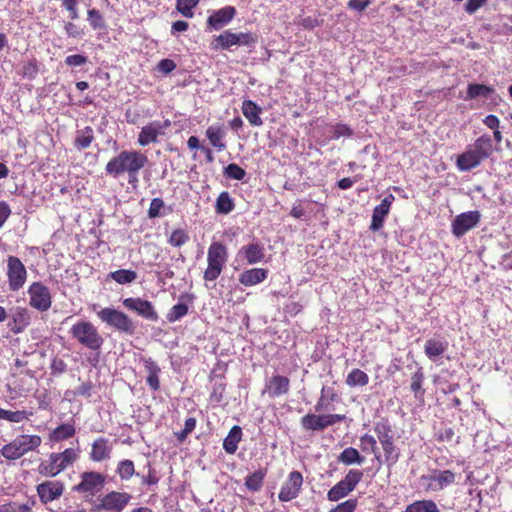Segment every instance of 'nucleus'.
Listing matches in <instances>:
<instances>
[{
	"label": "nucleus",
	"mask_w": 512,
	"mask_h": 512,
	"mask_svg": "<svg viewBox=\"0 0 512 512\" xmlns=\"http://www.w3.org/2000/svg\"><path fill=\"white\" fill-rule=\"evenodd\" d=\"M493 151L491 136L483 134L472 145H469L463 153L457 156L456 167L462 172L471 171L488 159Z\"/></svg>",
	"instance_id": "nucleus-1"
},
{
	"label": "nucleus",
	"mask_w": 512,
	"mask_h": 512,
	"mask_svg": "<svg viewBox=\"0 0 512 512\" xmlns=\"http://www.w3.org/2000/svg\"><path fill=\"white\" fill-rule=\"evenodd\" d=\"M78 459V449L67 448L62 452H52L47 460L38 465L37 471L44 477H56L68 467L73 466Z\"/></svg>",
	"instance_id": "nucleus-2"
},
{
	"label": "nucleus",
	"mask_w": 512,
	"mask_h": 512,
	"mask_svg": "<svg viewBox=\"0 0 512 512\" xmlns=\"http://www.w3.org/2000/svg\"><path fill=\"white\" fill-rule=\"evenodd\" d=\"M373 430L383 449L384 462L388 465L396 464L400 458V449L395 444V433L389 421L382 419L376 422Z\"/></svg>",
	"instance_id": "nucleus-3"
},
{
	"label": "nucleus",
	"mask_w": 512,
	"mask_h": 512,
	"mask_svg": "<svg viewBox=\"0 0 512 512\" xmlns=\"http://www.w3.org/2000/svg\"><path fill=\"white\" fill-rule=\"evenodd\" d=\"M41 443L42 439L39 435L21 434L8 444H5L1 448L0 454L6 460L14 461L36 450Z\"/></svg>",
	"instance_id": "nucleus-4"
},
{
	"label": "nucleus",
	"mask_w": 512,
	"mask_h": 512,
	"mask_svg": "<svg viewBox=\"0 0 512 512\" xmlns=\"http://www.w3.org/2000/svg\"><path fill=\"white\" fill-rule=\"evenodd\" d=\"M228 261V248L222 242H212L207 251V268L204 271L205 281H215L224 270Z\"/></svg>",
	"instance_id": "nucleus-5"
},
{
	"label": "nucleus",
	"mask_w": 512,
	"mask_h": 512,
	"mask_svg": "<svg viewBox=\"0 0 512 512\" xmlns=\"http://www.w3.org/2000/svg\"><path fill=\"white\" fill-rule=\"evenodd\" d=\"M72 338L77 340L82 346L90 350H99L103 345V338L95 327L89 321H78L70 328Z\"/></svg>",
	"instance_id": "nucleus-6"
},
{
	"label": "nucleus",
	"mask_w": 512,
	"mask_h": 512,
	"mask_svg": "<svg viewBox=\"0 0 512 512\" xmlns=\"http://www.w3.org/2000/svg\"><path fill=\"white\" fill-rule=\"evenodd\" d=\"M363 475V471L359 469H350L342 480L328 490L327 499L331 502H338L345 498L355 490L362 481Z\"/></svg>",
	"instance_id": "nucleus-7"
},
{
	"label": "nucleus",
	"mask_w": 512,
	"mask_h": 512,
	"mask_svg": "<svg viewBox=\"0 0 512 512\" xmlns=\"http://www.w3.org/2000/svg\"><path fill=\"white\" fill-rule=\"evenodd\" d=\"M456 473L451 470L433 469L430 474L422 475L420 482L426 492H438L454 484Z\"/></svg>",
	"instance_id": "nucleus-8"
},
{
	"label": "nucleus",
	"mask_w": 512,
	"mask_h": 512,
	"mask_svg": "<svg viewBox=\"0 0 512 512\" xmlns=\"http://www.w3.org/2000/svg\"><path fill=\"white\" fill-rule=\"evenodd\" d=\"M6 262L8 288L11 292H18L24 287L27 281V269L17 256H8Z\"/></svg>",
	"instance_id": "nucleus-9"
},
{
	"label": "nucleus",
	"mask_w": 512,
	"mask_h": 512,
	"mask_svg": "<svg viewBox=\"0 0 512 512\" xmlns=\"http://www.w3.org/2000/svg\"><path fill=\"white\" fill-rule=\"evenodd\" d=\"M30 307L39 312H46L52 306V295L49 288L40 281L32 282L27 290Z\"/></svg>",
	"instance_id": "nucleus-10"
},
{
	"label": "nucleus",
	"mask_w": 512,
	"mask_h": 512,
	"mask_svg": "<svg viewBox=\"0 0 512 512\" xmlns=\"http://www.w3.org/2000/svg\"><path fill=\"white\" fill-rule=\"evenodd\" d=\"M105 484V476L99 472H84L81 474V481L74 490L80 493H88L92 496L100 492Z\"/></svg>",
	"instance_id": "nucleus-11"
},
{
	"label": "nucleus",
	"mask_w": 512,
	"mask_h": 512,
	"mask_svg": "<svg viewBox=\"0 0 512 512\" xmlns=\"http://www.w3.org/2000/svg\"><path fill=\"white\" fill-rule=\"evenodd\" d=\"M303 485V476L299 471H292L288 474L286 481L282 484L278 498L281 502H289L298 497Z\"/></svg>",
	"instance_id": "nucleus-12"
},
{
	"label": "nucleus",
	"mask_w": 512,
	"mask_h": 512,
	"mask_svg": "<svg viewBox=\"0 0 512 512\" xmlns=\"http://www.w3.org/2000/svg\"><path fill=\"white\" fill-rule=\"evenodd\" d=\"M65 490V485L59 480H46L36 486L37 495L42 504L46 505L59 499Z\"/></svg>",
	"instance_id": "nucleus-13"
},
{
	"label": "nucleus",
	"mask_w": 512,
	"mask_h": 512,
	"mask_svg": "<svg viewBox=\"0 0 512 512\" xmlns=\"http://www.w3.org/2000/svg\"><path fill=\"white\" fill-rule=\"evenodd\" d=\"M480 217L481 215L477 210L457 215L451 225L453 235L462 237L479 223Z\"/></svg>",
	"instance_id": "nucleus-14"
},
{
	"label": "nucleus",
	"mask_w": 512,
	"mask_h": 512,
	"mask_svg": "<svg viewBox=\"0 0 512 512\" xmlns=\"http://www.w3.org/2000/svg\"><path fill=\"white\" fill-rule=\"evenodd\" d=\"M98 318L107 326L119 331H128V316L112 307H106L97 312Z\"/></svg>",
	"instance_id": "nucleus-15"
},
{
	"label": "nucleus",
	"mask_w": 512,
	"mask_h": 512,
	"mask_svg": "<svg viewBox=\"0 0 512 512\" xmlns=\"http://www.w3.org/2000/svg\"><path fill=\"white\" fill-rule=\"evenodd\" d=\"M394 200L395 196L393 194H388L384 197L379 205L375 206L372 213L370 230L375 232L383 227L385 218L389 214L391 205Z\"/></svg>",
	"instance_id": "nucleus-16"
},
{
	"label": "nucleus",
	"mask_w": 512,
	"mask_h": 512,
	"mask_svg": "<svg viewBox=\"0 0 512 512\" xmlns=\"http://www.w3.org/2000/svg\"><path fill=\"white\" fill-rule=\"evenodd\" d=\"M169 125L170 122L166 120L163 124L158 121H154L142 127L138 136V143L141 146H147L150 143L157 142L158 136L163 134V129Z\"/></svg>",
	"instance_id": "nucleus-17"
},
{
	"label": "nucleus",
	"mask_w": 512,
	"mask_h": 512,
	"mask_svg": "<svg viewBox=\"0 0 512 512\" xmlns=\"http://www.w3.org/2000/svg\"><path fill=\"white\" fill-rule=\"evenodd\" d=\"M290 390V380L283 375H273L265 386L263 394L267 393L269 398H277L286 395Z\"/></svg>",
	"instance_id": "nucleus-18"
},
{
	"label": "nucleus",
	"mask_w": 512,
	"mask_h": 512,
	"mask_svg": "<svg viewBox=\"0 0 512 512\" xmlns=\"http://www.w3.org/2000/svg\"><path fill=\"white\" fill-rule=\"evenodd\" d=\"M112 446L105 437H99L91 444L89 458L94 462H102L110 458Z\"/></svg>",
	"instance_id": "nucleus-19"
},
{
	"label": "nucleus",
	"mask_w": 512,
	"mask_h": 512,
	"mask_svg": "<svg viewBox=\"0 0 512 512\" xmlns=\"http://www.w3.org/2000/svg\"><path fill=\"white\" fill-rule=\"evenodd\" d=\"M235 14L236 9L233 6H225L208 17L207 25L214 30H218L227 25L234 18Z\"/></svg>",
	"instance_id": "nucleus-20"
},
{
	"label": "nucleus",
	"mask_w": 512,
	"mask_h": 512,
	"mask_svg": "<svg viewBox=\"0 0 512 512\" xmlns=\"http://www.w3.org/2000/svg\"><path fill=\"white\" fill-rule=\"evenodd\" d=\"M238 255L243 256L248 264H256L264 260L265 248L258 242L249 243L240 248Z\"/></svg>",
	"instance_id": "nucleus-21"
},
{
	"label": "nucleus",
	"mask_w": 512,
	"mask_h": 512,
	"mask_svg": "<svg viewBox=\"0 0 512 512\" xmlns=\"http://www.w3.org/2000/svg\"><path fill=\"white\" fill-rule=\"evenodd\" d=\"M29 311L24 307H16L8 326L14 334L22 333L30 324Z\"/></svg>",
	"instance_id": "nucleus-22"
},
{
	"label": "nucleus",
	"mask_w": 512,
	"mask_h": 512,
	"mask_svg": "<svg viewBox=\"0 0 512 512\" xmlns=\"http://www.w3.org/2000/svg\"><path fill=\"white\" fill-rule=\"evenodd\" d=\"M128 503V497L124 493L111 492L100 500V507L114 512H120Z\"/></svg>",
	"instance_id": "nucleus-23"
},
{
	"label": "nucleus",
	"mask_w": 512,
	"mask_h": 512,
	"mask_svg": "<svg viewBox=\"0 0 512 512\" xmlns=\"http://www.w3.org/2000/svg\"><path fill=\"white\" fill-rule=\"evenodd\" d=\"M206 137L210 144L218 151L226 150L227 145L225 142L226 131L222 125H211L206 129Z\"/></svg>",
	"instance_id": "nucleus-24"
},
{
	"label": "nucleus",
	"mask_w": 512,
	"mask_h": 512,
	"mask_svg": "<svg viewBox=\"0 0 512 512\" xmlns=\"http://www.w3.org/2000/svg\"><path fill=\"white\" fill-rule=\"evenodd\" d=\"M241 110L250 125L260 127L263 125L261 118L262 108L252 100H244L242 102Z\"/></svg>",
	"instance_id": "nucleus-25"
},
{
	"label": "nucleus",
	"mask_w": 512,
	"mask_h": 512,
	"mask_svg": "<svg viewBox=\"0 0 512 512\" xmlns=\"http://www.w3.org/2000/svg\"><path fill=\"white\" fill-rule=\"evenodd\" d=\"M268 277V270L263 268H252L243 271L239 275V282L246 286H254L266 280Z\"/></svg>",
	"instance_id": "nucleus-26"
},
{
	"label": "nucleus",
	"mask_w": 512,
	"mask_h": 512,
	"mask_svg": "<svg viewBox=\"0 0 512 512\" xmlns=\"http://www.w3.org/2000/svg\"><path fill=\"white\" fill-rule=\"evenodd\" d=\"M448 342L442 338H430L424 345L425 355L432 361L442 356L448 349Z\"/></svg>",
	"instance_id": "nucleus-27"
},
{
	"label": "nucleus",
	"mask_w": 512,
	"mask_h": 512,
	"mask_svg": "<svg viewBox=\"0 0 512 512\" xmlns=\"http://www.w3.org/2000/svg\"><path fill=\"white\" fill-rule=\"evenodd\" d=\"M130 309L135 310L145 319L151 321H156L158 319V315L149 301L142 300L140 298H130Z\"/></svg>",
	"instance_id": "nucleus-28"
},
{
	"label": "nucleus",
	"mask_w": 512,
	"mask_h": 512,
	"mask_svg": "<svg viewBox=\"0 0 512 512\" xmlns=\"http://www.w3.org/2000/svg\"><path fill=\"white\" fill-rule=\"evenodd\" d=\"M76 434V428L73 423H62L49 433V440L59 443L68 440Z\"/></svg>",
	"instance_id": "nucleus-29"
},
{
	"label": "nucleus",
	"mask_w": 512,
	"mask_h": 512,
	"mask_svg": "<svg viewBox=\"0 0 512 512\" xmlns=\"http://www.w3.org/2000/svg\"><path fill=\"white\" fill-rule=\"evenodd\" d=\"M128 169V151H122L117 157L111 159L106 165L109 175L118 176Z\"/></svg>",
	"instance_id": "nucleus-30"
},
{
	"label": "nucleus",
	"mask_w": 512,
	"mask_h": 512,
	"mask_svg": "<svg viewBox=\"0 0 512 512\" xmlns=\"http://www.w3.org/2000/svg\"><path fill=\"white\" fill-rule=\"evenodd\" d=\"M236 45H238L236 33H233L230 30H225L220 35L215 36L211 43L212 49L214 50H229L232 46Z\"/></svg>",
	"instance_id": "nucleus-31"
},
{
	"label": "nucleus",
	"mask_w": 512,
	"mask_h": 512,
	"mask_svg": "<svg viewBox=\"0 0 512 512\" xmlns=\"http://www.w3.org/2000/svg\"><path fill=\"white\" fill-rule=\"evenodd\" d=\"M145 370L147 372V384L149 385L150 389L153 391H158L160 389V380H159V374L161 372L160 367L156 362L153 360H145L144 363Z\"/></svg>",
	"instance_id": "nucleus-32"
},
{
	"label": "nucleus",
	"mask_w": 512,
	"mask_h": 512,
	"mask_svg": "<svg viewBox=\"0 0 512 512\" xmlns=\"http://www.w3.org/2000/svg\"><path fill=\"white\" fill-rule=\"evenodd\" d=\"M242 439V429L240 426H233L223 441V448L228 454H234L237 451L238 444Z\"/></svg>",
	"instance_id": "nucleus-33"
},
{
	"label": "nucleus",
	"mask_w": 512,
	"mask_h": 512,
	"mask_svg": "<svg viewBox=\"0 0 512 512\" xmlns=\"http://www.w3.org/2000/svg\"><path fill=\"white\" fill-rule=\"evenodd\" d=\"M360 449L363 452H371L377 462L382 463V455L380 449L377 446L376 438L368 433L363 434L360 437Z\"/></svg>",
	"instance_id": "nucleus-34"
},
{
	"label": "nucleus",
	"mask_w": 512,
	"mask_h": 512,
	"mask_svg": "<svg viewBox=\"0 0 512 512\" xmlns=\"http://www.w3.org/2000/svg\"><path fill=\"white\" fill-rule=\"evenodd\" d=\"M494 88L492 86L471 83L467 87V94L465 100H473L477 98H488L490 95L494 93Z\"/></svg>",
	"instance_id": "nucleus-35"
},
{
	"label": "nucleus",
	"mask_w": 512,
	"mask_h": 512,
	"mask_svg": "<svg viewBox=\"0 0 512 512\" xmlns=\"http://www.w3.org/2000/svg\"><path fill=\"white\" fill-rule=\"evenodd\" d=\"M338 462L344 465H353L358 464L361 465L364 463L365 458L359 453V451L354 447L345 448L337 457Z\"/></svg>",
	"instance_id": "nucleus-36"
},
{
	"label": "nucleus",
	"mask_w": 512,
	"mask_h": 512,
	"mask_svg": "<svg viewBox=\"0 0 512 512\" xmlns=\"http://www.w3.org/2000/svg\"><path fill=\"white\" fill-rule=\"evenodd\" d=\"M94 130L91 126H86L81 130H78L74 139V146L83 150L88 148L94 141Z\"/></svg>",
	"instance_id": "nucleus-37"
},
{
	"label": "nucleus",
	"mask_w": 512,
	"mask_h": 512,
	"mask_svg": "<svg viewBox=\"0 0 512 512\" xmlns=\"http://www.w3.org/2000/svg\"><path fill=\"white\" fill-rule=\"evenodd\" d=\"M235 208V203L229 192L223 191L221 192L215 204V211L217 214H229Z\"/></svg>",
	"instance_id": "nucleus-38"
},
{
	"label": "nucleus",
	"mask_w": 512,
	"mask_h": 512,
	"mask_svg": "<svg viewBox=\"0 0 512 512\" xmlns=\"http://www.w3.org/2000/svg\"><path fill=\"white\" fill-rule=\"evenodd\" d=\"M266 477V470L259 469L245 478V486L251 492H258L261 490L264 479Z\"/></svg>",
	"instance_id": "nucleus-39"
},
{
	"label": "nucleus",
	"mask_w": 512,
	"mask_h": 512,
	"mask_svg": "<svg viewBox=\"0 0 512 512\" xmlns=\"http://www.w3.org/2000/svg\"><path fill=\"white\" fill-rule=\"evenodd\" d=\"M32 412L26 410L11 411L0 407V420H5L11 423H20L24 420H29Z\"/></svg>",
	"instance_id": "nucleus-40"
},
{
	"label": "nucleus",
	"mask_w": 512,
	"mask_h": 512,
	"mask_svg": "<svg viewBox=\"0 0 512 512\" xmlns=\"http://www.w3.org/2000/svg\"><path fill=\"white\" fill-rule=\"evenodd\" d=\"M345 382L349 387H362L366 386L369 383V376L361 369L354 368L346 376Z\"/></svg>",
	"instance_id": "nucleus-41"
},
{
	"label": "nucleus",
	"mask_w": 512,
	"mask_h": 512,
	"mask_svg": "<svg viewBox=\"0 0 512 512\" xmlns=\"http://www.w3.org/2000/svg\"><path fill=\"white\" fill-rule=\"evenodd\" d=\"M404 512H439V509L433 500L424 499L412 502Z\"/></svg>",
	"instance_id": "nucleus-42"
},
{
	"label": "nucleus",
	"mask_w": 512,
	"mask_h": 512,
	"mask_svg": "<svg viewBox=\"0 0 512 512\" xmlns=\"http://www.w3.org/2000/svg\"><path fill=\"white\" fill-rule=\"evenodd\" d=\"M39 73V62L35 57L25 61L19 74L25 79H34Z\"/></svg>",
	"instance_id": "nucleus-43"
},
{
	"label": "nucleus",
	"mask_w": 512,
	"mask_h": 512,
	"mask_svg": "<svg viewBox=\"0 0 512 512\" xmlns=\"http://www.w3.org/2000/svg\"><path fill=\"white\" fill-rule=\"evenodd\" d=\"M147 162V157L138 152H130V183L137 181L133 173L141 169Z\"/></svg>",
	"instance_id": "nucleus-44"
},
{
	"label": "nucleus",
	"mask_w": 512,
	"mask_h": 512,
	"mask_svg": "<svg viewBox=\"0 0 512 512\" xmlns=\"http://www.w3.org/2000/svg\"><path fill=\"white\" fill-rule=\"evenodd\" d=\"M35 501L26 503L8 502L0 505V512H32Z\"/></svg>",
	"instance_id": "nucleus-45"
},
{
	"label": "nucleus",
	"mask_w": 512,
	"mask_h": 512,
	"mask_svg": "<svg viewBox=\"0 0 512 512\" xmlns=\"http://www.w3.org/2000/svg\"><path fill=\"white\" fill-rule=\"evenodd\" d=\"M87 21L94 30H104L106 28L104 16L95 8L87 11Z\"/></svg>",
	"instance_id": "nucleus-46"
},
{
	"label": "nucleus",
	"mask_w": 512,
	"mask_h": 512,
	"mask_svg": "<svg viewBox=\"0 0 512 512\" xmlns=\"http://www.w3.org/2000/svg\"><path fill=\"white\" fill-rule=\"evenodd\" d=\"M424 379L425 376L422 368H418V370L411 377L410 390L413 392L416 398L424 395L425 391L422 388Z\"/></svg>",
	"instance_id": "nucleus-47"
},
{
	"label": "nucleus",
	"mask_w": 512,
	"mask_h": 512,
	"mask_svg": "<svg viewBox=\"0 0 512 512\" xmlns=\"http://www.w3.org/2000/svg\"><path fill=\"white\" fill-rule=\"evenodd\" d=\"M300 423L306 431H321L320 415L308 413L301 418Z\"/></svg>",
	"instance_id": "nucleus-48"
},
{
	"label": "nucleus",
	"mask_w": 512,
	"mask_h": 512,
	"mask_svg": "<svg viewBox=\"0 0 512 512\" xmlns=\"http://www.w3.org/2000/svg\"><path fill=\"white\" fill-rule=\"evenodd\" d=\"M188 313V306L185 303H177L175 304L167 313L166 319L169 323H174Z\"/></svg>",
	"instance_id": "nucleus-49"
},
{
	"label": "nucleus",
	"mask_w": 512,
	"mask_h": 512,
	"mask_svg": "<svg viewBox=\"0 0 512 512\" xmlns=\"http://www.w3.org/2000/svg\"><path fill=\"white\" fill-rule=\"evenodd\" d=\"M189 241V235L184 229H175L172 231L168 243L176 248H179Z\"/></svg>",
	"instance_id": "nucleus-50"
},
{
	"label": "nucleus",
	"mask_w": 512,
	"mask_h": 512,
	"mask_svg": "<svg viewBox=\"0 0 512 512\" xmlns=\"http://www.w3.org/2000/svg\"><path fill=\"white\" fill-rule=\"evenodd\" d=\"M200 0H177L176 9L187 18H192L193 8H195Z\"/></svg>",
	"instance_id": "nucleus-51"
},
{
	"label": "nucleus",
	"mask_w": 512,
	"mask_h": 512,
	"mask_svg": "<svg viewBox=\"0 0 512 512\" xmlns=\"http://www.w3.org/2000/svg\"><path fill=\"white\" fill-rule=\"evenodd\" d=\"M345 419V415L343 414H321L320 415V425L321 431L326 428L335 425L336 423L342 422Z\"/></svg>",
	"instance_id": "nucleus-52"
},
{
	"label": "nucleus",
	"mask_w": 512,
	"mask_h": 512,
	"mask_svg": "<svg viewBox=\"0 0 512 512\" xmlns=\"http://www.w3.org/2000/svg\"><path fill=\"white\" fill-rule=\"evenodd\" d=\"M224 174L230 179L243 180L246 176V171L238 164L231 163L225 167Z\"/></svg>",
	"instance_id": "nucleus-53"
},
{
	"label": "nucleus",
	"mask_w": 512,
	"mask_h": 512,
	"mask_svg": "<svg viewBox=\"0 0 512 512\" xmlns=\"http://www.w3.org/2000/svg\"><path fill=\"white\" fill-rule=\"evenodd\" d=\"M358 506L357 498H349L344 502L337 504L328 512H355Z\"/></svg>",
	"instance_id": "nucleus-54"
},
{
	"label": "nucleus",
	"mask_w": 512,
	"mask_h": 512,
	"mask_svg": "<svg viewBox=\"0 0 512 512\" xmlns=\"http://www.w3.org/2000/svg\"><path fill=\"white\" fill-rule=\"evenodd\" d=\"M164 208V201L161 198H153L148 209V217L157 218L163 214H166V212H161V210Z\"/></svg>",
	"instance_id": "nucleus-55"
},
{
	"label": "nucleus",
	"mask_w": 512,
	"mask_h": 512,
	"mask_svg": "<svg viewBox=\"0 0 512 512\" xmlns=\"http://www.w3.org/2000/svg\"><path fill=\"white\" fill-rule=\"evenodd\" d=\"M498 23L495 24L494 29L497 34L510 35L512 34V24L507 20L506 16H499Z\"/></svg>",
	"instance_id": "nucleus-56"
},
{
	"label": "nucleus",
	"mask_w": 512,
	"mask_h": 512,
	"mask_svg": "<svg viewBox=\"0 0 512 512\" xmlns=\"http://www.w3.org/2000/svg\"><path fill=\"white\" fill-rule=\"evenodd\" d=\"M238 46H253L257 42V36L251 32L236 33Z\"/></svg>",
	"instance_id": "nucleus-57"
},
{
	"label": "nucleus",
	"mask_w": 512,
	"mask_h": 512,
	"mask_svg": "<svg viewBox=\"0 0 512 512\" xmlns=\"http://www.w3.org/2000/svg\"><path fill=\"white\" fill-rule=\"evenodd\" d=\"M455 436L454 429L451 427H443L435 433V439L438 442H451Z\"/></svg>",
	"instance_id": "nucleus-58"
},
{
	"label": "nucleus",
	"mask_w": 512,
	"mask_h": 512,
	"mask_svg": "<svg viewBox=\"0 0 512 512\" xmlns=\"http://www.w3.org/2000/svg\"><path fill=\"white\" fill-rule=\"evenodd\" d=\"M88 62V57L81 54L69 55L65 58V64L69 67H77L85 65Z\"/></svg>",
	"instance_id": "nucleus-59"
},
{
	"label": "nucleus",
	"mask_w": 512,
	"mask_h": 512,
	"mask_svg": "<svg viewBox=\"0 0 512 512\" xmlns=\"http://www.w3.org/2000/svg\"><path fill=\"white\" fill-rule=\"evenodd\" d=\"M62 7H64L72 20H76L79 17L78 14V0H60Z\"/></svg>",
	"instance_id": "nucleus-60"
},
{
	"label": "nucleus",
	"mask_w": 512,
	"mask_h": 512,
	"mask_svg": "<svg viewBox=\"0 0 512 512\" xmlns=\"http://www.w3.org/2000/svg\"><path fill=\"white\" fill-rule=\"evenodd\" d=\"M353 130L346 124H336L333 127V138L338 139L340 137H351Z\"/></svg>",
	"instance_id": "nucleus-61"
},
{
	"label": "nucleus",
	"mask_w": 512,
	"mask_h": 512,
	"mask_svg": "<svg viewBox=\"0 0 512 512\" xmlns=\"http://www.w3.org/2000/svg\"><path fill=\"white\" fill-rule=\"evenodd\" d=\"M67 364L65 361L59 357H54L52 359L50 370L52 375H59L66 371Z\"/></svg>",
	"instance_id": "nucleus-62"
},
{
	"label": "nucleus",
	"mask_w": 512,
	"mask_h": 512,
	"mask_svg": "<svg viewBox=\"0 0 512 512\" xmlns=\"http://www.w3.org/2000/svg\"><path fill=\"white\" fill-rule=\"evenodd\" d=\"M109 277L119 284L128 283V269H120L109 274Z\"/></svg>",
	"instance_id": "nucleus-63"
},
{
	"label": "nucleus",
	"mask_w": 512,
	"mask_h": 512,
	"mask_svg": "<svg viewBox=\"0 0 512 512\" xmlns=\"http://www.w3.org/2000/svg\"><path fill=\"white\" fill-rule=\"evenodd\" d=\"M157 68H158L159 71H161V72H163L165 74H168V73L172 72L176 68V64L171 59H162L158 63Z\"/></svg>",
	"instance_id": "nucleus-64"
}]
</instances>
